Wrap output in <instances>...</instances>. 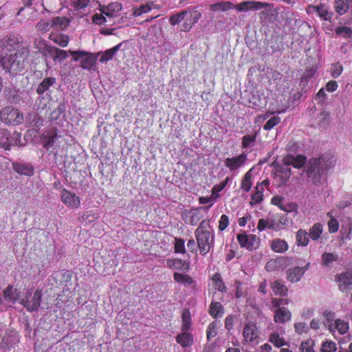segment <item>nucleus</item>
<instances>
[{"instance_id":"nucleus-1","label":"nucleus","mask_w":352,"mask_h":352,"mask_svg":"<svg viewBox=\"0 0 352 352\" xmlns=\"http://www.w3.org/2000/svg\"><path fill=\"white\" fill-rule=\"evenodd\" d=\"M336 159L331 153H325L319 157H312L302 167L303 171L310 181L318 185L320 184L322 175L336 164Z\"/></svg>"},{"instance_id":"nucleus-2","label":"nucleus","mask_w":352,"mask_h":352,"mask_svg":"<svg viewBox=\"0 0 352 352\" xmlns=\"http://www.w3.org/2000/svg\"><path fill=\"white\" fill-rule=\"evenodd\" d=\"M307 158L302 155L294 156L293 155H287L283 159V164H274L273 166L276 168V175L280 178V182L283 184H285L292 175V170L289 166H292L296 168H302L305 164Z\"/></svg>"},{"instance_id":"nucleus-3","label":"nucleus","mask_w":352,"mask_h":352,"mask_svg":"<svg viewBox=\"0 0 352 352\" xmlns=\"http://www.w3.org/2000/svg\"><path fill=\"white\" fill-rule=\"evenodd\" d=\"M195 234L200 253L206 255L213 247L214 239V234L210 228V221H202L195 230Z\"/></svg>"},{"instance_id":"nucleus-4","label":"nucleus","mask_w":352,"mask_h":352,"mask_svg":"<svg viewBox=\"0 0 352 352\" xmlns=\"http://www.w3.org/2000/svg\"><path fill=\"white\" fill-rule=\"evenodd\" d=\"M28 54V50H26L18 52L17 53L10 54V55L3 56L1 60L3 68L11 75H16L25 69V62Z\"/></svg>"},{"instance_id":"nucleus-5","label":"nucleus","mask_w":352,"mask_h":352,"mask_svg":"<svg viewBox=\"0 0 352 352\" xmlns=\"http://www.w3.org/2000/svg\"><path fill=\"white\" fill-rule=\"evenodd\" d=\"M0 120L7 125H18L23 121V113L12 106H7L0 111Z\"/></svg>"},{"instance_id":"nucleus-6","label":"nucleus","mask_w":352,"mask_h":352,"mask_svg":"<svg viewBox=\"0 0 352 352\" xmlns=\"http://www.w3.org/2000/svg\"><path fill=\"white\" fill-rule=\"evenodd\" d=\"M1 50L4 56L28 50L23 46L16 36H5L1 41Z\"/></svg>"},{"instance_id":"nucleus-7","label":"nucleus","mask_w":352,"mask_h":352,"mask_svg":"<svg viewBox=\"0 0 352 352\" xmlns=\"http://www.w3.org/2000/svg\"><path fill=\"white\" fill-rule=\"evenodd\" d=\"M70 54L73 56L74 61H80V66L84 69H92L96 64L97 56L85 51H69Z\"/></svg>"},{"instance_id":"nucleus-8","label":"nucleus","mask_w":352,"mask_h":352,"mask_svg":"<svg viewBox=\"0 0 352 352\" xmlns=\"http://www.w3.org/2000/svg\"><path fill=\"white\" fill-rule=\"evenodd\" d=\"M42 291L36 289L33 296H32V292L30 290L27 292V295L25 298H22L20 303L29 311L33 312L37 311L41 301Z\"/></svg>"},{"instance_id":"nucleus-9","label":"nucleus","mask_w":352,"mask_h":352,"mask_svg":"<svg viewBox=\"0 0 352 352\" xmlns=\"http://www.w3.org/2000/svg\"><path fill=\"white\" fill-rule=\"evenodd\" d=\"M272 4L266 2L256 1H243L239 4H234V8L238 12H248L249 10H258L263 8L271 7Z\"/></svg>"},{"instance_id":"nucleus-10","label":"nucleus","mask_w":352,"mask_h":352,"mask_svg":"<svg viewBox=\"0 0 352 352\" xmlns=\"http://www.w3.org/2000/svg\"><path fill=\"white\" fill-rule=\"evenodd\" d=\"M60 197L62 202L67 207L78 208L80 205L79 197L65 188L62 189Z\"/></svg>"},{"instance_id":"nucleus-11","label":"nucleus","mask_w":352,"mask_h":352,"mask_svg":"<svg viewBox=\"0 0 352 352\" xmlns=\"http://www.w3.org/2000/svg\"><path fill=\"white\" fill-rule=\"evenodd\" d=\"M247 160V154L242 153L236 157H228L225 160V166L233 171L244 164Z\"/></svg>"},{"instance_id":"nucleus-12","label":"nucleus","mask_w":352,"mask_h":352,"mask_svg":"<svg viewBox=\"0 0 352 352\" xmlns=\"http://www.w3.org/2000/svg\"><path fill=\"white\" fill-rule=\"evenodd\" d=\"M243 336L246 342H254L258 336L256 325L254 322H248L244 327Z\"/></svg>"},{"instance_id":"nucleus-13","label":"nucleus","mask_w":352,"mask_h":352,"mask_svg":"<svg viewBox=\"0 0 352 352\" xmlns=\"http://www.w3.org/2000/svg\"><path fill=\"white\" fill-rule=\"evenodd\" d=\"M58 138L59 136H58L56 131H45L41 137L44 148L47 150H50L51 148L56 145Z\"/></svg>"},{"instance_id":"nucleus-14","label":"nucleus","mask_w":352,"mask_h":352,"mask_svg":"<svg viewBox=\"0 0 352 352\" xmlns=\"http://www.w3.org/2000/svg\"><path fill=\"white\" fill-rule=\"evenodd\" d=\"M292 314L285 307L276 309L274 316V321L276 323L284 324L291 320Z\"/></svg>"},{"instance_id":"nucleus-15","label":"nucleus","mask_w":352,"mask_h":352,"mask_svg":"<svg viewBox=\"0 0 352 352\" xmlns=\"http://www.w3.org/2000/svg\"><path fill=\"white\" fill-rule=\"evenodd\" d=\"M237 240L242 248H245L249 250L254 249V242L256 236L254 235H248L245 234H239L237 235Z\"/></svg>"},{"instance_id":"nucleus-16","label":"nucleus","mask_w":352,"mask_h":352,"mask_svg":"<svg viewBox=\"0 0 352 352\" xmlns=\"http://www.w3.org/2000/svg\"><path fill=\"white\" fill-rule=\"evenodd\" d=\"M13 169L17 173L26 176H32L34 174V168L30 164L13 162Z\"/></svg>"},{"instance_id":"nucleus-17","label":"nucleus","mask_w":352,"mask_h":352,"mask_svg":"<svg viewBox=\"0 0 352 352\" xmlns=\"http://www.w3.org/2000/svg\"><path fill=\"white\" fill-rule=\"evenodd\" d=\"M257 228L259 231H263L266 228L278 231L281 230L282 227L280 226V223L278 222H276V221L274 219H261L258 221Z\"/></svg>"},{"instance_id":"nucleus-18","label":"nucleus","mask_w":352,"mask_h":352,"mask_svg":"<svg viewBox=\"0 0 352 352\" xmlns=\"http://www.w3.org/2000/svg\"><path fill=\"white\" fill-rule=\"evenodd\" d=\"M166 265L169 268L188 271L189 270V263L185 261L178 258H169L166 261Z\"/></svg>"},{"instance_id":"nucleus-19","label":"nucleus","mask_w":352,"mask_h":352,"mask_svg":"<svg viewBox=\"0 0 352 352\" xmlns=\"http://www.w3.org/2000/svg\"><path fill=\"white\" fill-rule=\"evenodd\" d=\"M48 54L52 57L54 61L62 62L68 58V53L67 51L60 50L56 47H50L47 50Z\"/></svg>"},{"instance_id":"nucleus-20","label":"nucleus","mask_w":352,"mask_h":352,"mask_svg":"<svg viewBox=\"0 0 352 352\" xmlns=\"http://www.w3.org/2000/svg\"><path fill=\"white\" fill-rule=\"evenodd\" d=\"M305 274V269L296 267L287 270V279L292 283L299 281Z\"/></svg>"},{"instance_id":"nucleus-21","label":"nucleus","mask_w":352,"mask_h":352,"mask_svg":"<svg viewBox=\"0 0 352 352\" xmlns=\"http://www.w3.org/2000/svg\"><path fill=\"white\" fill-rule=\"evenodd\" d=\"M338 281L340 283L339 288L342 292H347L352 285V274H341L338 276Z\"/></svg>"},{"instance_id":"nucleus-22","label":"nucleus","mask_w":352,"mask_h":352,"mask_svg":"<svg viewBox=\"0 0 352 352\" xmlns=\"http://www.w3.org/2000/svg\"><path fill=\"white\" fill-rule=\"evenodd\" d=\"M12 144V138L10 132L0 127V146L6 150H10Z\"/></svg>"},{"instance_id":"nucleus-23","label":"nucleus","mask_w":352,"mask_h":352,"mask_svg":"<svg viewBox=\"0 0 352 352\" xmlns=\"http://www.w3.org/2000/svg\"><path fill=\"white\" fill-rule=\"evenodd\" d=\"M176 340L184 348L190 346L193 343V338L188 331H182V333L177 336Z\"/></svg>"},{"instance_id":"nucleus-24","label":"nucleus","mask_w":352,"mask_h":352,"mask_svg":"<svg viewBox=\"0 0 352 352\" xmlns=\"http://www.w3.org/2000/svg\"><path fill=\"white\" fill-rule=\"evenodd\" d=\"M56 82V80L54 77L44 78L36 88V93L38 95L43 94V93L48 90L50 87L53 86Z\"/></svg>"},{"instance_id":"nucleus-25","label":"nucleus","mask_w":352,"mask_h":352,"mask_svg":"<svg viewBox=\"0 0 352 352\" xmlns=\"http://www.w3.org/2000/svg\"><path fill=\"white\" fill-rule=\"evenodd\" d=\"M234 8V3L230 1H220L210 6V10L213 12H226Z\"/></svg>"},{"instance_id":"nucleus-26","label":"nucleus","mask_w":352,"mask_h":352,"mask_svg":"<svg viewBox=\"0 0 352 352\" xmlns=\"http://www.w3.org/2000/svg\"><path fill=\"white\" fill-rule=\"evenodd\" d=\"M271 287L275 295L285 296L287 294V287L279 280L272 283Z\"/></svg>"},{"instance_id":"nucleus-27","label":"nucleus","mask_w":352,"mask_h":352,"mask_svg":"<svg viewBox=\"0 0 352 352\" xmlns=\"http://www.w3.org/2000/svg\"><path fill=\"white\" fill-rule=\"evenodd\" d=\"M122 45V43H120L113 47L104 51L99 60L100 62L104 63L111 60L115 54L120 49Z\"/></svg>"},{"instance_id":"nucleus-28","label":"nucleus","mask_w":352,"mask_h":352,"mask_svg":"<svg viewBox=\"0 0 352 352\" xmlns=\"http://www.w3.org/2000/svg\"><path fill=\"white\" fill-rule=\"evenodd\" d=\"M309 8H311L316 11L320 17L325 21L330 19L331 17L332 14L328 12L327 9L325 8V6L322 3H320L317 6H310Z\"/></svg>"},{"instance_id":"nucleus-29","label":"nucleus","mask_w":352,"mask_h":352,"mask_svg":"<svg viewBox=\"0 0 352 352\" xmlns=\"http://www.w3.org/2000/svg\"><path fill=\"white\" fill-rule=\"evenodd\" d=\"M316 124L320 129H325L330 124V116L328 112H321L316 118Z\"/></svg>"},{"instance_id":"nucleus-30","label":"nucleus","mask_w":352,"mask_h":352,"mask_svg":"<svg viewBox=\"0 0 352 352\" xmlns=\"http://www.w3.org/2000/svg\"><path fill=\"white\" fill-rule=\"evenodd\" d=\"M210 314L214 318H221L223 314V307L219 302H212L209 309Z\"/></svg>"},{"instance_id":"nucleus-31","label":"nucleus","mask_w":352,"mask_h":352,"mask_svg":"<svg viewBox=\"0 0 352 352\" xmlns=\"http://www.w3.org/2000/svg\"><path fill=\"white\" fill-rule=\"evenodd\" d=\"M323 232V226L320 223H314L309 229L308 232L309 236L313 241H317L321 236Z\"/></svg>"},{"instance_id":"nucleus-32","label":"nucleus","mask_w":352,"mask_h":352,"mask_svg":"<svg viewBox=\"0 0 352 352\" xmlns=\"http://www.w3.org/2000/svg\"><path fill=\"white\" fill-rule=\"evenodd\" d=\"M122 8V5L118 2L111 3L102 10V13L109 17H112L116 12H120Z\"/></svg>"},{"instance_id":"nucleus-33","label":"nucleus","mask_w":352,"mask_h":352,"mask_svg":"<svg viewBox=\"0 0 352 352\" xmlns=\"http://www.w3.org/2000/svg\"><path fill=\"white\" fill-rule=\"evenodd\" d=\"M296 238L298 245L307 246L309 242V236L305 230L300 229L298 230Z\"/></svg>"},{"instance_id":"nucleus-34","label":"nucleus","mask_w":352,"mask_h":352,"mask_svg":"<svg viewBox=\"0 0 352 352\" xmlns=\"http://www.w3.org/2000/svg\"><path fill=\"white\" fill-rule=\"evenodd\" d=\"M272 249L276 252H284L288 249L286 241L280 239L273 240L271 244Z\"/></svg>"},{"instance_id":"nucleus-35","label":"nucleus","mask_w":352,"mask_h":352,"mask_svg":"<svg viewBox=\"0 0 352 352\" xmlns=\"http://www.w3.org/2000/svg\"><path fill=\"white\" fill-rule=\"evenodd\" d=\"M173 278L176 282L184 284L185 285H190L193 283L192 278L187 274L175 272L173 274Z\"/></svg>"},{"instance_id":"nucleus-36","label":"nucleus","mask_w":352,"mask_h":352,"mask_svg":"<svg viewBox=\"0 0 352 352\" xmlns=\"http://www.w3.org/2000/svg\"><path fill=\"white\" fill-rule=\"evenodd\" d=\"M269 341L278 348L282 346L287 345V343L285 341V340L283 338H280L277 333H271L269 338Z\"/></svg>"},{"instance_id":"nucleus-37","label":"nucleus","mask_w":352,"mask_h":352,"mask_svg":"<svg viewBox=\"0 0 352 352\" xmlns=\"http://www.w3.org/2000/svg\"><path fill=\"white\" fill-rule=\"evenodd\" d=\"M321 259L322 265L328 267L330 263L338 260V255L333 252H324L322 254Z\"/></svg>"},{"instance_id":"nucleus-38","label":"nucleus","mask_w":352,"mask_h":352,"mask_svg":"<svg viewBox=\"0 0 352 352\" xmlns=\"http://www.w3.org/2000/svg\"><path fill=\"white\" fill-rule=\"evenodd\" d=\"M188 14L187 10H183L179 13L172 15L169 18V22L172 25L179 24L184 19Z\"/></svg>"},{"instance_id":"nucleus-39","label":"nucleus","mask_w":352,"mask_h":352,"mask_svg":"<svg viewBox=\"0 0 352 352\" xmlns=\"http://www.w3.org/2000/svg\"><path fill=\"white\" fill-rule=\"evenodd\" d=\"M252 173L251 170L248 171L245 175L244 177L241 182V188L244 190L245 192L250 191L252 187Z\"/></svg>"},{"instance_id":"nucleus-40","label":"nucleus","mask_w":352,"mask_h":352,"mask_svg":"<svg viewBox=\"0 0 352 352\" xmlns=\"http://www.w3.org/2000/svg\"><path fill=\"white\" fill-rule=\"evenodd\" d=\"M335 328H336L340 334L343 335L348 331L349 326L347 322L338 319L335 321Z\"/></svg>"},{"instance_id":"nucleus-41","label":"nucleus","mask_w":352,"mask_h":352,"mask_svg":"<svg viewBox=\"0 0 352 352\" xmlns=\"http://www.w3.org/2000/svg\"><path fill=\"white\" fill-rule=\"evenodd\" d=\"M212 280L216 289L219 291L224 292L226 289L224 283L219 273H215L212 276Z\"/></svg>"},{"instance_id":"nucleus-42","label":"nucleus","mask_w":352,"mask_h":352,"mask_svg":"<svg viewBox=\"0 0 352 352\" xmlns=\"http://www.w3.org/2000/svg\"><path fill=\"white\" fill-rule=\"evenodd\" d=\"M3 295L7 300H10L12 302H15L18 300V296H15L12 285H9L6 287L3 291Z\"/></svg>"},{"instance_id":"nucleus-43","label":"nucleus","mask_w":352,"mask_h":352,"mask_svg":"<svg viewBox=\"0 0 352 352\" xmlns=\"http://www.w3.org/2000/svg\"><path fill=\"white\" fill-rule=\"evenodd\" d=\"M343 72V67L339 63H334L331 67V75L333 78H338Z\"/></svg>"},{"instance_id":"nucleus-44","label":"nucleus","mask_w":352,"mask_h":352,"mask_svg":"<svg viewBox=\"0 0 352 352\" xmlns=\"http://www.w3.org/2000/svg\"><path fill=\"white\" fill-rule=\"evenodd\" d=\"M280 122V118L278 116H273L268 120L263 126V129L265 131L271 130L276 125Z\"/></svg>"},{"instance_id":"nucleus-45","label":"nucleus","mask_w":352,"mask_h":352,"mask_svg":"<svg viewBox=\"0 0 352 352\" xmlns=\"http://www.w3.org/2000/svg\"><path fill=\"white\" fill-rule=\"evenodd\" d=\"M335 32L338 36H342L345 38L351 37L352 34V30L350 28L346 26L338 27Z\"/></svg>"},{"instance_id":"nucleus-46","label":"nucleus","mask_w":352,"mask_h":352,"mask_svg":"<svg viewBox=\"0 0 352 352\" xmlns=\"http://www.w3.org/2000/svg\"><path fill=\"white\" fill-rule=\"evenodd\" d=\"M184 240L180 238L175 239V252L176 253H186V248L184 246Z\"/></svg>"},{"instance_id":"nucleus-47","label":"nucleus","mask_w":352,"mask_h":352,"mask_svg":"<svg viewBox=\"0 0 352 352\" xmlns=\"http://www.w3.org/2000/svg\"><path fill=\"white\" fill-rule=\"evenodd\" d=\"M256 140V135H244L242 139V147L249 148L252 146Z\"/></svg>"},{"instance_id":"nucleus-48","label":"nucleus","mask_w":352,"mask_h":352,"mask_svg":"<svg viewBox=\"0 0 352 352\" xmlns=\"http://www.w3.org/2000/svg\"><path fill=\"white\" fill-rule=\"evenodd\" d=\"M337 350L336 344L330 340L323 342L321 351L322 352H335Z\"/></svg>"},{"instance_id":"nucleus-49","label":"nucleus","mask_w":352,"mask_h":352,"mask_svg":"<svg viewBox=\"0 0 352 352\" xmlns=\"http://www.w3.org/2000/svg\"><path fill=\"white\" fill-rule=\"evenodd\" d=\"M183 325L182 331H188L190 326V314L188 311H184L182 314Z\"/></svg>"},{"instance_id":"nucleus-50","label":"nucleus","mask_w":352,"mask_h":352,"mask_svg":"<svg viewBox=\"0 0 352 352\" xmlns=\"http://www.w3.org/2000/svg\"><path fill=\"white\" fill-rule=\"evenodd\" d=\"M331 218L327 223L329 232L330 233H335L338 230L339 228V223L337 219H336L333 217L330 216Z\"/></svg>"},{"instance_id":"nucleus-51","label":"nucleus","mask_w":352,"mask_h":352,"mask_svg":"<svg viewBox=\"0 0 352 352\" xmlns=\"http://www.w3.org/2000/svg\"><path fill=\"white\" fill-rule=\"evenodd\" d=\"M315 342L313 340H307V341L302 342L301 344V350L303 352H315L314 346Z\"/></svg>"},{"instance_id":"nucleus-52","label":"nucleus","mask_w":352,"mask_h":352,"mask_svg":"<svg viewBox=\"0 0 352 352\" xmlns=\"http://www.w3.org/2000/svg\"><path fill=\"white\" fill-rule=\"evenodd\" d=\"M151 10V8L149 5H142L138 8H134L133 15L135 16H140L144 13H146Z\"/></svg>"},{"instance_id":"nucleus-53","label":"nucleus","mask_w":352,"mask_h":352,"mask_svg":"<svg viewBox=\"0 0 352 352\" xmlns=\"http://www.w3.org/2000/svg\"><path fill=\"white\" fill-rule=\"evenodd\" d=\"M99 218L98 214L87 213L80 216V219L82 222L91 223Z\"/></svg>"},{"instance_id":"nucleus-54","label":"nucleus","mask_w":352,"mask_h":352,"mask_svg":"<svg viewBox=\"0 0 352 352\" xmlns=\"http://www.w3.org/2000/svg\"><path fill=\"white\" fill-rule=\"evenodd\" d=\"M217 327V322H213L209 324L207 329V339L209 340L212 338L214 337L217 335V332L215 331Z\"/></svg>"},{"instance_id":"nucleus-55","label":"nucleus","mask_w":352,"mask_h":352,"mask_svg":"<svg viewBox=\"0 0 352 352\" xmlns=\"http://www.w3.org/2000/svg\"><path fill=\"white\" fill-rule=\"evenodd\" d=\"M54 42L61 47H66L69 43V36L65 34H62L59 37L55 38Z\"/></svg>"},{"instance_id":"nucleus-56","label":"nucleus","mask_w":352,"mask_h":352,"mask_svg":"<svg viewBox=\"0 0 352 352\" xmlns=\"http://www.w3.org/2000/svg\"><path fill=\"white\" fill-rule=\"evenodd\" d=\"M201 219V216L198 210H194L190 212V218L189 220V223L191 225H196L197 222Z\"/></svg>"},{"instance_id":"nucleus-57","label":"nucleus","mask_w":352,"mask_h":352,"mask_svg":"<svg viewBox=\"0 0 352 352\" xmlns=\"http://www.w3.org/2000/svg\"><path fill=\"white\" fill-rule=\"evenodd\" d=\"M92 21L94 23L101 25L105 24L107 19L100 14H95L92 16Z\"/></svg>"},{"instance_id":"nucleus-58","label":"nucleus","mask_w":352,"mask_h":352,"mask_svg":"<svg viewBox=\"0 0 352 352\" xmlns=\"http://www.w3.org/2000/svg\"><path fill=\"white\" fill-rule=\"evenodd\" d=\"M219 224V229L220 231L224 230L229 225L228 217L226 214L221 215Z\"/></svg>"},{"instance_id":"nucleus-59","label":"nucleus","mask_w":352,"mask_h":352,"mask_svg":"<svg viewBox=\"0 0 352 352\" xmlns=\"http://www.w3.org/2000/svg\"><path fill=\"white\" fill-rule=\"evenodd\" d=\"M89 3V0H74L72 4L78 10L84 9Z\"/></svg>"},{"instance_id":"nucleus-60","label":"nucleus","mask_w":352,"mask_h":352,"mask_svg":"<svg viewBox=\"0 0 352 352\" xmlns=\"http://www.w3.org/2000/svg\"><path fill=\"white\" fill-rule=\"evenodd\" d=\"M289 301L287 298H273L272 300L273 307L276 309L280 307V305H287Z\"/></svg>"},{"instance_id":"nucleus-61","label":"nucleus","mask_w":352,"mask_h":352,"mask_svg":"<svg viewBox=\"0 0 352 352\" xmlns=\"http://www.w3.org/2000/svg\"><path fill=\"white\" fill-rule=\"evenodd\" d=\"M295 331L297 333L301 334L302 333L307 331L308 328L306 323L305 322H297L294 324Z\"/></svg>"},{"instance_id":"nucleus-62","label":"nucleus","mask_w":352,"mask_h":352,"mask_svg":"<svg viewBox=\"0 0 352 352\" xmlns=\"http://www.w3.org/2000/svg\"><path fill=\"white\" fill-rule=\"evenodd\" d=\"M271 202L272 204L278 206L282 210L285 209V205L283 203V198L276 196L273 197Z\"/></svg>"},{"instance_id":"nucleus-63","label":"nucleus","mask_w":352,"mask_h":352,"mask_svg":"<svg viewBox=\"0 0 352 352\" xmlns=\"http://www.w3.org/2000/svg\"><path fill=\"white\" fill-rule=\"evenodd\" d=\"M316 100H318L319 103L324 104L326 100V94L324 92V88H322L319 90L316 96Z\"/></svg>"},{"instance_id":"nucleus-64","label":"nucleus","mask_w":352,"mask_h":352,"mask_svg":"<svg viewBox=\"0 0 352 352\" xmlns=\"http://www.w3.org/2000/svg\"><path fill=\"white\" fill-rule=\"evenodd\" d=\"M338 82L335 80H330L326 85V89L329 92H333L338 88Z\"/></svg>"}]
</instances>
